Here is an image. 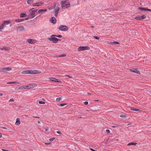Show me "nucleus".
Listing matches in <instances>:
<instances>
[{
	"instance_id": "obj_8",
	"label": "nucleus",
	"mask_w": 151,
	"mask_h": 151,
	"mask_svg": "<svg viewBox=\"0 0 151 151\" xmlns=\"http://www.w3.org/2000/svg\"><path fill=\"white\" fill-rule=\"evenodd\" d=\"M146 18V16L144 15L142 16H137L135 17L134 18L137 20H141L145 19Z\"/></svg>"
},
{
	"instance_id": "obj_16",
	"label": "nucleus",
	"mask_w": 151,
	"mask_h": 151,
	"mask_svg": "<svg viewBox=\"0 0 151 151\" xmlns=\"http://www.w3.org/2000/svg\"><path fill=\"white\" fill-rule=\"evenodd\" d=\"M51 22L53 24H55L56 22V20L55 18L54 17H52L51 19Z\"/></svg>"
},
{
	"instance_id": "obj_9",
	"label": "nucleus",
	"mask_w": 151,
	"mask_h": 151,
	"mask_svg": "<svg viewBox=\"0 0 151 151\" xmlns=\"http://www.w3.org/2000/svg\"><path fill=\"white\" fill-rule=\"evenodd\" d=\"M12 70V68H6L2 69L0 71H3L5 72H7Z\"/></svg>"
},
{
	"instance_id": "obj_56",
	"label": "nucleus",
	"mask_w": 151,
	"mask_h": 151,
	"mask_svg": "<svg viewBox=\"0 0 151 151\" xmlns=\"http://www.w3.org/2000/svg\"><path fill=\"white\" fill-rule=\"evenodd\" d=\"M115 127V126H113L112 127Z\"/></svg>"
},
{
	"instance_id": "obj_27",
	"label": "nucleus",
	"mask_w": 151,
	"mask_h": 151,
	"mask_svg": "<svg viewBox=\"0 0 151 151\" xmlns=\"http://www.w3.org/2000/svg\"><path fill=\"white\" fill-rule=\"evenodd\" d=\"M15 124L17 125L19 124V118H17V119L16 122L15 123Z\"/></svg>"
},
{
	"instance_id": "obj_48",
	"label": "nucleus",
	"mask_w": 151,
	"mask_h": 151,
	"mask_svg": "<svg viewBox=\"0 0 151 151\" xmlns=\"http://www.w3.org/2000/svg\"><path fill=\"white\" fill-rule=\"evenodd\" d=\"M3 95V94L2 93H0V96H2Z\"/></svg>"
},
{
	"instance_id": "obj_18",
	"label": "nucleus",
	"mask_w": 151,
	"mask_h": 151,
	"mask_svg": "<svg viewBox=\"0 0 151 151\" xmlns=\"http://www.w3.org/2000/svg\"><path fill=\"white\" fill-rule=\"evenodd\" d=\"M130 109L133 111H139V112H141V110H140L137 109H134L132 107H131L130 108Z\"/></svg>"
},
{
	"instance_id": "obj_39",
	"label": "nucleus",
	"mask_w": 151,
	"mask_h": 151,
	"mask_svg": "<svg viewBox=\"0 0 151 151\" xmlns=\"http://www.w3.org/2000/svg\"><path fill=\"white\" fill-rule=\"evenodd\" d=\"M106 131L108 133H109L110 132V130L109 129H106Z\"/></svg>"
},
{
	"instance_id": "obj_58",
	"label": "nucleus",
	"mask_w": 151,
	"mask_h": 151,
	"mask_svg": "<svg viewBox=\"0 0 151 151\" xmlns=\"http://www.w3.org/2000/svg\"><path fill=\"white\" fill-rule=\"evenodd\" d=\"M43 100L44 101L45 100L44 99H43Z\"/></svg>"
},
{
	"instance_id": "obj_13",
	"label": "nucleus",
	"mask_w": 151,
	"mask_h": 151,
	"mask_svg": "<svg viewBox=\"0 0 151 151\" xmlns=\"http://www.w3.org/2000/svg\"><path fill=\"white\" fill-rule=\"evenodd\" d=\"M43 4V3H42V2H40L39 3H37L35 4H32V6H41L42 4Z\"/></svg>"
},
{
	"instance_id": "obj_33",
	"label": "nucleus",
	"mask_w": 151,
	"mask_h": 151,
	"mask_svg": "<svg viewBox=\"0 0 151 151\" xmlns=\"http://www.w3.org/2000/svg\"><path fill=\"white\" fill-rule=\"evenodd\" d=\"M93 37L97 40H99L100 39V38L99 37L95 36H94Z\"/></svg>"
},
{
	"instance_id": "obj_17",
	"label": "nucleus",
	"mask_w": 151,
	"mask_h": 151,
	"mask_svg": "<svg viewBox=\"0 0 151 151\" xmlns=\"http://www.w3.org/2000/svg\"><path fill=\"white\" fill-rule=\"evenodd\" d=\"M47 9H40L38 10V13H41L43 12H46L47 11Z\"/></svg>"
},
{
	"instance_id": "obj_45",
	"label": "nucleus",
	"mask_w": 151,
	"mask_h": 151,
	"mask_svg": "<svg viewBox=\"0 0 151 151\" xmlns=\"http://www.w3.org/2000/svg\"><path fill=\"white\" fill-rule=\"evenodd\" d=\"M45 145H48V144H50V142L49 143H45Z\"/></svg>"
},
{
	"instance_id": "obj_50",
	"label": "nucleus",
	"mask_w": 151,
	"mask_h": 151,
	"mask_svg": "<svg viewBox=\"0 0 151 151\" xmlns=\"http://www.w3.org/2000/svg\"><path fill=\"white\" fill-rule=\"evenodd\" d=\"M2 128L3 129H6V127H3Z\"/></svg>"
},
{
	"instance_id": "obj_1",
	"label": "nucleus",
	"mask_w": 151,
	"mask_h": 151,
	"mask_svg": "<svg viewBox=\"0 0 151 151\" xmlns=\"http://www.w3.org/2000/svg\"><path fill=\"white\" fill-rule=\"evenodd\" d=\"M61 7L62 9H67L70 6L69 1L68 0L63 1L60 2Z\"/></svg>"
},
{
	"instance_id": "obj_53",
	"label": "nucleus",
	"mask_w": 151,
	"mask_h": 151,
	"mask_svg": "<svg viewBox=\"0 0 151 151\" xmlns=\"http://www.w3.org/2000/svg\"><path fill=\"white\" fill-rule=\"evenodd\" d=\"M91 27H92V28H94V26H91Z\"/></svg>"
},
{
	"instance_id": "obj_2",
	"label": "nucleus",
	"mask_w": 151,
	"mask_h": 151,
	"mask_svg": "<svg viewBox=\"0 0 151 151\" xmlns=\"http://www.w3.org/2000/svg\"><path fill=\"white\" fill-rule=\"evenodd\" d=\"M41 73V71L37 70H29L23 71L22 72L23 74H40Z\"/></svg>"
},
{
	"instance_id": "obj_15",
	"label": "nucleus",
	"mask_w": 151,
	"mask_h": 151,
	"mask_svg": "<svg viewBox=\"0 0 151 151\" xmlns=\"http://www.w3.org/2000/svg\"><path fill=\"white\" fill-rule=\"evenodd\" d=\"M139 9L141 10L142 11H149L151 12V9H147L143 8L141 7H139Z\"/></svg>"
},
{
	"instance_id": "obj_26",
	"label": "nucleus",
	"mask_w": 151,
	"mask_h": 151,
	"mask_svg": "<svg viewBox=\"0 0 151 151\" xmlns=\"http://www.w3.org/2000/svg\"><path fill=\"white\" fill-rule=\"evenodd\" d=\"M33 0H27V2L28 4H31L32 3Z\"/></svg>"
},
{
	"instance_id": "obj_54",
	"label": "nucleus",
	"mask_w": 151,
	"mask_h": 151,
	"mask_svg": "<svg viewBox=\"0 0 151 151\" xmlns=\"http://www.w3.org/2000/svg\"><path fill=\"white\" fill-rule=\"evenodd\" d=\"M88 94H89V95H91V93H88Z\"/></svg>"
},
{
	"instance_id": "obj_38",
	"label": "nucleus",
	"mask_w": 151,
	"mask_h": 151,
	"mask_svg": "<svg viewBox=\"0 0 151 151\" xmlns=\"http://www.w3.org/2000/svg\"><path fill=\"white\" fill-rule=\"evenodd\" d=\"M16 83V82H9V83H9V84H12V83Z\"/></svg>"
},
{
	"instance_id": "obj_42",
	"label": "nucleus",
	"mask_w": 151,
	"mask_h": 151,
	"mask_svg": "<svg viewBox=\"0 0 151 151\" xmlns=\"http://www.w3.org/2000/svg\"><path fill=\"white\" fill-rule=\"evenodd\" d=\"M9 101H14V100L13 99H10Z\"/></svg>"
},
{
	"instance_id": "obj_35",
	"label": "nucleus",
	"mask_w": 151,
	"mask_h": 151,
	"mask_svg": "<svg viewBox=\"0 0 151 151\" xmlns=\"http://www.w3.org/2000/svg\"><path fill=\"white\" fill-rule=\"evenodd\" d=\"M65 76L66 77H69V78H73V77L72 76H70L69 75H65Z\"/></svg>"
},
{
	"instance_id": "obj_7",
	"label": "nucleus",
	"mask_w": 151,
	"mask_h": 151,
	"mask_svg": "<svg viewBox=\"0 0 151 151\" xmlns=\"http://www.w3.org/2000/svg\"><path fill=\"white\" fill-rule=\"evenodd\" d=\"M90 49L89 47L87 46H80L78 48L77 50L78 51H81L83 50H89Z\"/></svg>"
},
{
	"instance_id": "obj_25",
	"label": "nucleus",
	"mask_w": 151,
	"mask_h": 151,
	"mask_svg": "<svg viewBox=\"0 0 151 151\" xmlns=\"http://www.w3.org/2000/svg\"><path fill=\"white\" fill-rule=\"evenodd\" d=\"M110 44L111 45H114V44H119V43L118 42H111L110 43Z\"/></svg>"
},
{
	"instance_id": "obj_12",
	"label": "nucleus",
	"mask_w": 151,
	"mask_h": 151,
	"mask_svg": "<svg viewBox=\"0 0 151 151\" xmlns=\"http://www.w3.org/2000/svg\"><path fill=\"white\" fill-rule=\"evenodd\" d=\"M59 9H60L59 7H58L55 9V17H57V16Z\"/></svg>"
},
{
	"instance_id": "obj_47",
	"label": "nucleus",
	"mask_w": 151,
	"mask_h": 151,
	"mask_svg": "<svg viewBox=\"0 0 151 151\" xmlns=\"http://www.w3.org/2000/svg\"><path fill=\"white\" fill-rule=\"evenodd\" d=\"M1 137H2V134L1 133H0V138H1Z\"/></svg>"
},
{
	"instance_id": "obj_14",
	"label": "nucleus",
	"mask_w": 151,
	"mask_h": 151,
	"mask_svg": "<svg viewBox=\"0 0 151 151\" xmlns=\"http://www.w3.org/2000/svg\"><path fill=\"white\" fill-rule=\"evenodd\" d=\"M27 41L30 44H32L35 43V40H34L31 39H28L27 40Z\"/></svg>"
},
{
	"instance_id": "obj_11",
	"label": "nucleus",
	"mask_w": 151,
	"mask_h": 151,
	"mask_svg": "<svg viewBox=\"0 0 151 151\" xmlns=\"http://www.w3.org/2000/svg\"><path fill=\"white\" fill-rule=\"evenodd\" d=\"M50 80L51 81H53L55 82H60L61 81L59 80L56 79L54 78H50Z\"/></svg>"
},
{
	"instance_id": "obj_37",
	"label": "nucleus",
	"mask_w": 151,
	"mask_h": 151,
	"mask_svg": "<svg viewBox=\"0 0 151 151\" xmlns=\"http://www.w3.org/2000/svg\"><path fill=\"white\" fill-rule=\"evenodd\" d=\"M83 103L86 105H87L88 104V102L87 101H85Z\"/></svg>"
},
{
	"instance_id": "obj_59",
	"label": "nucleus",
	"mask_w": 151,
	"mask_h": 151,
	"mask_svg": "<svg viewBox=\"0 0 151 151\" xmlns=\"http://www.w3.org/2000/svg\"><path fill=\"white\" fill-rule=\"evenodd\" d=\"M20 121H19V124H20Z\"/></svg>"
},
{
	"instance_id": "obj_29",
	"label": "nucleus",
	"mask_w": 151,
	"mask_h": 151,
	"mask_svg": "<svg viewBox=\"0 0 151 151\" xmlns=\"http://www.w3.org/2000/svg\"><path fill=\"white\" fill-rule=\"evenodd\" d=\"M66 56V55H65V54H63V55H60L57 56V58H58V57H65Z\"/></svg>"
},
{
	"instance_id": "obj_44",
	"label": "nucleus",
	"mask_w": 151,
	"mask_h": 151,
	"mask_svg": "<svg viewBox=\"0 0 151 151\" xmlns=\"http://www.w3.org/2000/svg\"><path fill=\"white\" fill-rule=\"evenodd\" d=\"M2 150L3 151H8V150L4 149H2Z\"/></svg>"
},
{
	"instance_id": "obj_30",
	"label": "nucleus",
	"mask_w": 151,
	"mask_h": 151,
	"mask_svg": "<svg viewBox=\"0 0 151 151\" xmlns=\"http://www.w3.org/2000/svg\"><path fill=\"white\" fill-rule=\"evenodd\" d=\"M2 49L3 50H9V48L8 47H3Z\"/></svg>"
},
{
	"instance_id": "obj_36",
	"label": "nucleus",
	"mask_w": 151,
	"mask_h": 151,
	"mask_svg": "<svg viewBox=\"0 0 151 151\" xmlns=\"http://www.w3.org/2000/svg\"><path fill=\"white\" fill-rule=\"evenodd\" d=\"M55 37H59V38H61L62 37V36L61 35H56Z\"/></svg>"
},
{
	"instance_id": "obj_28",
	"label": "nucleus",
	"mask_w": 151,
	"mask_h": 151,
	"mask_svg": "<svg viewBox=\"0 0 151 151\" xmlns=\"http://www.w3.org/2000/svg\"><path fill=\"white\" fill-rule=\"evenodd\" d=\"M67 104L66 103H65V104H58V106H63L65 105H66Z\"/></svg>"
},
{
	"instance_id": "obj_41",
	"label": "nucleus",
	"mask_w": 151,
	"mask_h": 151,
	"mask_svg": "<svg viewBox=\"0 0 151 151\" xmlns=\"http://www.w3.org/2000/svg\"><path fill=\"white\" fill-rule=\"evenodd\" d=\"M15 22H19V19H16L15 20Z\"/></svg>"
},
{
	"instance_id": "obj_57",
	"label": "nucleus",
	"mask_w": 151,
	"mask_h": 151,
	"mask_svg": "<svg viewBox=\"0 0 151 151\" xmlns=\"http://www.w3.org/2000/svg\"><path fill=\"white\" fill-rule=\"evenodd\" d=\"M79 118H82V117H79Z\"/></svg>"
},
{
	"instance_id": "obj_51",
	"label": "nucleus",
	"mask_w": 151,
	"mask_h": 151,
	"mask_svg": "<svg viewBox=\"0 0 151 151\" xmlns=\"http://www.w3.org/2000/svg\"><path fill=\"white\" fill-rule=\"evenodd\" d=\"M107 142H106L105 143V144H106V145L107 144Z\"/></svg>"
},
{
	"instance_id": "obj_43",
	"label": "nucleus",
	"mask_w": 151,
	"mask_h": 151,
	"mask_svg": "<svg viewBox=\"0 0 151 151\" xmlns=\"http://www.w3.org/2000/svg\"><path fill=\"white\" fill-rule=\"evenodd\" d=\"M48 127L46 128L45 129V131L46 132L47 131H48Z\"/></svg>"
},
{
	"instance_id": "obj_21",
	"label": "nucleus",
	"mask_w": 151,
	"mask_h": 151,
	"mask_svg": "<svg viewBox=\"0 0 151 151\" xmlns=\"http://www.w3.org/2000/svg\"><path fill=\"white\" fill-rule=\"evenodd\" d=\"M29 19V18H26L23 19H19V22H22L24 21L27 20Z\"/></svg>"
},
{
	"instance_id": "obj_19",
	"label": "nucleus",
	"mask_w": 151,
	"mask_h": 151,
	"mask_svg": "<svg viewBox=\"0 0 151 151\" xmlns=\"http://www.w3.org/2000/svg\"><path fill=\"white\" fill-rule=\"evenodd\" d=\"M24 27L22 26H19V31L23 32L25 30Z\"/></svg>"
},
{
	"instance_id": "obj_10",
	"label": "nucleus",
	"mask_w": 151,
	"mask_h": 151,
	"mask_svg": "<svg viewBox=\"0 0 151 151\" xmlns=\"http://www.w3.org/2000/svg\"><path fill=\"white\" fill-rule=\"evenodd\" d=\"M129 70L132 72H135L138 74H140V72L136 68H132L129 69Z\"/></svg>"
},
{
	"instance_id": "obj_32",
	"label": "nucleus",
	"mask_w": 151,
	"mask_h": 151,
	"mask_svg": "<svg viewBox=\"0 0 151 151\" xmlns=\"http://www.w3.org/2000/svg\"><path fill=\"white\" fill-rule=\"evenodd\" d=\"M61 100V98L60 97L57 98L56 99V101H59Z\"/></svg>"
},
{
	"instance_id": "obj_46",
	"label": "nucleus",
	"mask_w": 151,
	"mask_h": 151,
	"mask_svg": "<svg viewBox=\"0 0 151 151\" xmlns=\"http://www.w3.org/2000/svg\"><path fill=\"white\" fill-rule=\"evenodd\" d=\"M33 117L37 118H40L39 117H37V116H33Z\"/></svg>"
},
{
	"instance_id": "obj_5",
	"label": "nucleus",
	"mask_w": 151,
	"mask_h": 151,
	"mask_svg": "<svg viewBox=\"0 0 151 151\" xmlns=\"http://www.w3.org/2000/svg\"><path fill=\"white\" fill-rule=\"evenodd\" d=\"M34 8H32L29 11V14L28 15V18L29 19H31L35 17V12H36L37 10H32Z\"/></svg>"
},
{
	"instance_id": "obj_6",
	"label": "nucleus",
	"mask_w": 151,
	"mask_h": 151,
	"mask_svg": "<svg viewBox=\"0 0 151 151\" xmlns=\"http://www.w3.org/2000/svg\"><path fill=\"white\" fill-rule=\"evenodd\" d=\"M58 29L60 31H66L68 30V28L65 25H61L59 27Z\"/></svg>"
},
{
	"instance_id": "obj_24",
	"label": "nucleus",
	"mask_w": 151,
	"mask_h": 151,
	"mask_svg": "<svg viewBox=\"0 0 151 151\" xmlns=\"http://www.w3.org/2000/svg\"><path fill=\"white\" fill-rule=\"evenodd\" d=\"M4 25L3 23L1 25H0V31H1L3 28Z\"/></svg>"
},
{
	"instance_id": "obj_40",
	"label": "nucleus",
	"mask_w": 151,
	"mask_h": 151,
	"mask_svg": "<svg viewBox=\"0 0 151 151\" xmlns=\"http://www.w3.org/2000/svg\"><path fill=\"white\" fill-rule=\"evenodd\" d=\"M56 132H57V133H58V134H62L60 132H59V131H57Z\"/></svg>"
},
{
	"instance_id": "obj_31",
	"label": "nucleus",
	"mask_w": 151,
	"mask_h": 151,
	"mask_svg": "<svg viewBox=\"0 0 151 151\" xmlns=\"http://www.w3.org/2000/svg\"><path fill=\"white\" fill-rule=\"evenodd\" d=\"M39 103L40 104H45V102L42 101H39Z\"/></svg>"
},
{
	"instance_id": "obj_3",
	"label": "nucleus",
	"mask_w": 151,
	"mask_h": 151,
	"mask_svg": "<svg viewBox=\"0 0 151 151\" xmlns=\"http://www.w3.org/2000/svg\"><path fill=\"white\" fill-rule=\"evenodd\" d=\"M37 85L35 83H32L28 85L27 86L25 85H23L19 87L20 89H24L27 88H32L34 87H36Z\"/></svg>"
},
{
	"instance_id": "obj_55",
	"label": "nucleus",
	"mask_w": 151,
	"mask_h": 151,
	"mask_svg": "<svg viewBox=\"0 0 151 151\" xmlns=\"http://www.w3.org/2000/svg\"><path fill=\"white\" fill-rule=\"evenodd\" d=\"M120 116H121V117H122V116H123V115H121Z\"/></svg>"
},
{
	"instance_id": "obj_4",
	"label": "nucleus",
	"mask_w": 151,
	"mask_h": 151,
	"mask_svg": "<svg viewBox=\"0 0 151 151\" xmlns=\"http://www.w3.org/2000/svg\"><path fill=\"white\" fill-rule=\"evenodd\" d=\"M55 35H52L50 36V37L48 38L47 39L49 40L52 41L53 43H57L59 40H60L54 37H55Z\"/></svg>"
},
{
	"instance_id": "obj_22",
	"label": "nucleus",
	"mask_w": 151,
	"mask_h": 151,
	"mask_svg": "<svg viewBox=\"0 0 151 151\" xmlns=\"http://www.w3.org/2000/svg\"><path fill=\"white\" fill-rule=\"evenodd\" d=\"M136 143L131 142L128 144V145H137Z\"/></svg>"
},
{
	"instance_id": "obj_49",
	"label": "nucleus",
	"mask_w": 151,
	"mask_h": 151,
	"mask_svg": "<svg viewBox=\"0 0 151 151\" xmlns=\"http://www.w3.org/2000/svg\"><path fill=\"white\" fill-rule=\"evenodd\" d=\"M0 49L2 50H3V49H2V47H0Z\"/></svg>"
},
{
	"instance_id": "obj_52",
	"label": "nucleus",
	"mask_w": 151,
	"mask_h": 151,
	"mask_svg": "<svg viewBox=\"0 0 151 151\" xmlns=\"http://www.w3.org/2000/svg\"><path fill=\"white\" fill-rule=\"evenodd\" d=\"M37 122L38 123H40V121H38Z\"/></svg>"
},
{
	"instance_id": "obj_20",
	"label": "nucleus",
	"mask_w": 151,
	"mask_h": 151,
	"mask_svg": "<svg viewBox=\"0 0 151 151\" xmlns=\"http://www.w3.org/2000/svg\"><path fill=\"white\" fill-rule=\"evenodd\" d=\"M27 16L25 13H21L20 14V17H25Z\"/></svg>"
},
{
	"instance_id": "obj_34",
	"label": "nucleus",
	"mask_w": 151,
	"mask_h": 151,
	"mask_svg": "<svg viewBox=\"0 0 151 151\" xmlns=\"http://www.w3.org/2000/svg\"><path fill=\"white\" fill-rule=\"evenodd\" d=\"M55 139V137H53V138H52L50 139L49 140H50V141L52 142V141H53Z\"/></svg>"
},
{
	"instance_id": "obj_23",
	"label": "nucleus",
	"mask_w": 151,
	"mask_h": 151,
	"mask_svg": "<svg viewBox=\"0 0 151 151\" xmlns=\"http://www.w3.org/2000/svg\"><path fill=\"white\" fill-rule=\"evenodd\" d=\"M10 22L9 21H5L4 22L3 24L5 25V24H8L10 23Z\"/></svg>"
}]
</instances>
